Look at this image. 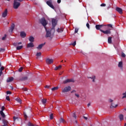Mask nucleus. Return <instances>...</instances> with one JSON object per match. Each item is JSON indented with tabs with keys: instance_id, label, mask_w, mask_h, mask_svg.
<instances>
[{
	"instance_id": "f257e3e1",
	"label": "nucleus",
	"mask_w": 126,
	"mask_h": 126,
	"mask_svg": "<svg viewBox=\"0 0 126 126\" xmlns=\"http://www.w3.org/2000/svg\"><path fill=\"white\" fill-rule=\"evenodd\" d=\"M39 22L40 23H41V24H42V26L44 27L45 29L47 28L46 26H47V21L46 20V19H45V18H42L40 19V20H39Z\"/></svg>"
},
{
	"instance_id": "f03ea898",
	"label": "nucleus",
	"mask_w": 126,
	"mask_h": 126,
	"mask_svg": "<svg viewBox=\"0 0 126 126\" xmlns=\"http://www.w3.org/2000/svg\"><path fill=\"white\" fill-rule=\"evenodd\" d=\"M19 6H20V2H18V1H17L16 0H14L13 5V8H14V9H17Z\"/></svg>"
},
{
	"instance_id": "7ed1b4c3",
	"label": "nucleus",
	"mask_w": 126,
	"mask_h": 126,
	"mask_svg": "<svg viewBox=\"0 0 126 126\" xmlns=\"http://www.w3.org/2000/svg\"><path fill=\"white\" fill-rule=\"evenodd\" d=\"M70 90H71V87L68 86L64 88V89L62 90V93H66L67 92H69Z\"/></svg>"
},
{
	"instance_id": "20e7f679",
	"label": "nucleus",
	"mask_w": 126,
	"mask_h": 126,
	"mask_svg": "<svg viewBox=\"0 0 126 126\" xmlns=\"http://www.w3.org/2000/svg\"><path fill=\"white\" fill-rule=\"evenodd\" d=\"M52 28L51 29V30H53V33H55V27H56V25H57V22H56V19H52Z\"/></svg>"
},
{
	"instance_id": "39448f33",
	"label": "nucleus",
	"mask_w": 126,
	"mask_h": 126,
	"mask_svg": "<svg viewBox=\"0 0 126 126\" xmlns=\"http://www.w3.org/2000/svg\"><path fill=\"white\" fill-rule=\"evenodd\" d=\"M46 32V33L45 35V37L46 38H49V37H51V35H52V31H54V30H51L47 31V28H46L45 29Z\"/></svg>"
},
{
	"instance_id": "423d86ee",
	"label": "nucleus",
	"mask_w": 126,
	"mask_h": 126,
	"mask_svg": "<svg viewBox=\"0 0 126 126\" xmlns=\"http://www.w3.org/2000/svg\"><path fill=\"white\" fill-rule=\"evenodd\" d=\"M46 4H47L48 6L52 8V9H55V7L54 6V5H53L52 0H49V1H47Z\"/></svg>"
},
{
	"instance_id": "0eeeda50",
	"label": "nucleus",
	"mask_w": 126,
	"mask_h": 126,
	"mask_svg": "<svg viewBox=\"0 0 126 126\" xmlns=\"http://www.w3.org/2000/svg\"><path fill=\"white\" fill-rule=\"evenodd\" d=\"M75 81L73 79H67L64 81H63V84H66V83H69L70 82H75Z\"/></svg>"
},
{
	"instance_id": "6e6552de",
	"label": "nucleus",
	"mask_w": 126,
	"mask_h": 126,
	"mask_svg": "<svg viewBox=\"0 0 126 126\" xmlns=\"http://www.w3.org/2000/svg\"><path fill=\"white\" fill-rule=\"evenodd\" d=\"M100 31L103 33V34H106V35H108V34H111V30H107L106 31H103V30H100Z\"/></svg>"
},
{
	"instance_id": "1a4fd4ad",
	"label": "nucleus",
	"mask_w": 126,
	"mask_h": 126,
	"mask_svg": "<svg viewBox=\"0 0 126 126\" xmlns=\"http://www.w3.org/2000/svg\"><path fill=\"white\" fill-rule=\"evenodd\" d=\"M104 26H106V25H95V28H96V30H101V28H102V27H104Z\"/></svg>"
},
{
	"instance_id": "9d476101",
	"label": "nucleus",
	"mask_w": 126,
	"mask_h": 126,
	"mask_svg": "<svg viewBox=\"0 0 126 126\" xmlns=\"http://www.w3.org/2000/svg\"><path fill=\"white\" fill-rule=\"evenodd\" d=\"M115 10H116L117 12H119L120 14H123V9L119 7H117L115 9Z\"/></svg>"
},
{
	"instance_id": "9b49d317",
	"label": "nucleus",
	"mask_w": 126,
	"mask_h": 126,
	"mask_svg": "<svg viewBox=\"0 0 126 126\" xmlns=\"http://www.w3.org/2000/svg\"><path fill=\"white\" fill-rule=\"evenodd\" d=\"M7 16V9H5L4 11L2 14V17L3 18H5V17H6Z\"/></svg>"
},
{
	"instance_id": "f8f14e48",
	"label": "nucleus",
	"mask_w": 126,
	"mask_h": 126,
	"mask_svg": "<svg viewBox=\"0 0 126 126\" xmlns=\"http://www.w3.org/2000/svg\"><path fill=\"white\" fill-rule=\"evenodd\" d=\"M46 62L47 64H51V63H54V60H53V59H46Z\"/></svg>"
},
{
	"instance_id": "ddd939ff",
	"label": "nucleus",
	"mask_w": 126,
	"mask_h": 126,
	"mask_svg": "<svg viewBox=\"0 0 126 126\" xmlns=\"http://www.w3.org/2000/svg\"><path fill=\"white\" fill-rule=\"evenodd\" d=\"M15 27V25H14V24H12V25H11V27H10V29L9 30V32H12L13 30H14Z\"/></svg>"
},
{
	"instance_id": "4468645a",
	"label": "nucleus",
	"mask_w": 126,
	"mask_h": 126,
	"mask_svg": "<svg viewBox=\"0 0 126 126\" xmlns=\"http://www.w3.org/2000/svg\"><path fill=\"white\" fill-rule=\"evenodd\" d=\"M46 43H42L38 46V47H36V49L37 50H41L42 48H43V46H45Z\"/></svg>"
},
{
	"instance_id": "2eb2a0df",
	"label": "nucleus",
	"mask_w": 126,
	"mask_h": 126,
	"mask_svg": "<svg viewBox=\"0 0 126 126\" xmlns=\"http://www.w3.org/2000/svg\"><path fill=\"white\" fill-rule=\"evenodd\" d=\"M59 124H65V123H66V121H65V120H64V119L63 118H61L59 120Z\"/></svg>"
},
{
	"instance_id": "dca6fc26",
	"label": "nucleus",
	"mask_w": 126,
	"mask_h": 126,
	"mask_svg": "<svg viewBox=\"0 0 126 126\" xmlns=\"http://www.w3.org/2000/svg\"><path fill=\"white\" fill-rule=\"evenodd\" d=\"M20 36L22 38H25L26 37V33L24 32H20Z\"/></svg>"
},
{
	"instance_id": "f3484780",
	"label": "nucleus",
	"mask_w": 126,
	"mask_h": 126,
	"mask_svg": "<svg viewBox=\"0 0 126 126\" xmlns=\"http://www.w3.org/2000/svg\"><path fill=\"white\" fill-rule=\"evenodd\" d=\"M34 47V43L32 42H30L27 44V48H33Z\"/></svg>"
},
{
	"instance_id": "a211bd4d",
	"label": "nucleus",
	"mask_w": 126,
	"mask_h": 126,
	"mask_svg": "<svg viewBox=\"0 0 126 126\" xmlns=\"http://www.w3.org/2000/svg\"><path fill=\"white\" fill-rule=\"evenodd\" d=\"M13 77H11L10 78H8L6 80V82H7V83H9V82H12V81H13Z\"/></svg>"
},
{
	"instance_id": "6ab92c4d",
	"label": "nucleus",
	"mask_w": 126,
	"mask_h": 126,
	"mask_svg": "<svg viewBox=\"0 0 126 126\" xmlns=\"http://www.w3.org/2000/svg\"><path fill=\"white\" fill-rule=\"evenodd\" d=\"M2 122L3 124H4V126H8V121L6 120L5 119H3Z\"/></svg>"
},
{
	"instance_id": "aec40b11",
	"label": "nucleus",
	"mask_w": 126,
	"mask_h": 126,
	"mask_svg": "<svg viewBox=\"0 0 126 126\" xmlns=\"http://www.w3.org/2000/svg\"><path fill=\"white\" fill-rule=\"evenodd\" d=\"M22 44V42H14V43H13V46H14V47H18V45H21Z\"/></svg>"
},
{
	"instance_id": "412c9836",
	"label": "nucleus",
	"mask_w": 126,
	"mask_h": 126,
	"mask_svg": "<svg viewBox=\"0 0 126 126\" xmlns=\"http://www.w3.org/2000/svg\"><path fill=\"white\" fill-rule=\"evenodd\" d=\"M29 41H30V42L33 43V42H34V37L31 36L29 38Z\"/></svg>"
},
{
	"instance_id": "4be33fe9",
	"label": "nucleus",
	"mask_w": 126,
	"mask_h": 126,
	"mask_svg": "<svg viewBox=\"0 0 126 126\" xmlns=\"http://www.w3.org/2000/svg\"><path fill=\"white\" fill-rule=\"evenodd\" d=\"M63 28H61V29L58 28L57 30V32H58V33H62V32H63Z\"/></svg>"
},
{
	"instance_id": "5701e85b",
	"label": "nucleus",
	"mask_w": 126,
	"mask_h": 126,
	"mask_svg": "<svg viewBox=\"0 0 126 126\" xmlns=\"http://www.w3.org/2000/svg\"><path fill=\"white\" fill-rule=\"evenodd\" d=\"M95 76H92V77H88V78H91V79H92L93 82H95Z\"/></svg>"
},
{
	"instance_id": "b1692460",
	"label": "nucleus",
	"mask_w": 126,
	"mask_h": 126,
	"mask_svg": "<svg viewBox=\"0 0 126 126\" xmlns=\"http://www.w3.org/2000/svg\"><path fill=\"white\" fill-rule=\"evenodd\" d=\"M119 118L120 120V121H124V115L123 114H120L119 116Z\"/></svg>"
},
{
	"instance_id": "393cba45",
	"label": "nucleus",
	"mask_w": 126,
	"mask_h": 126,
	"mask_svg": "<svg viewBox=\"0 0 126 126\" xmlns=\"http://www.w3.org/2000/svg\"><path fill=\"white\" fill-rule=\"evenodd\" d=\"M0 114L2 118H5V114L3 113V111H0Z\"/></svg>"
},
{
	"instance_id": "a878e982",
	"label": "nucleus",
	"mask_w": 126,
	"mask_h": 126,
	"mask_svg": "<svg viewBox=\"0 0 126 126\" xmlns=\"http://www.w3.org/2000/svg\"><path fill=\"white\" fill-rule=\"evenodd\" d=\"M108 44H112V37H109L108 38Z\"/></svg>"
},
{
	"instance_id": "bb28decb",
	"label": "nucleus",
	"mask_w": 126,
	"mask_h": 126,
	"mask_svg": "<svg viewBox=\"0 0 126 126\" xmlns=\"http://www.w3.org/2000/svg\"><path fill=\"white\" fill-rule=\"evenodd\" d=\"M22 48H23V46H22V45L18 46L16 47V50H17L18 51H19V50H21V49H22Z\"/></svg>"
},
{
	"instance_id": "cd10ccee",
	"label": "nucleus",
	"mask_w": 126,
	"mask_h": 126,
	"mask_svg": "<svg viewBox=\"0 0 126 126\" xmlns=\"http://www.w3.org/2000/svg\"><path fill=\"white\" fill-rule=\"evenodd\" d=\"M118 66H119V67H120L121 68H123V62H120L119 63Z\"/></svg>"
},
{
	"instance_id": "c85d7f7f",
	"label": "nucleus",
	"mask_w": 126,
	"mask_h": 126,
	"mask_svg": "<svg viewBox=\"0 0 126 126\" xmlns=\"http://www.w3.org/2000/svg\"><path fill=\"white\" fill-rule=\"evenodd\" d=\"M117 107H118V104L114 105V103H112L110 108H117Z\"/></svg>"
},
{
	"instance_id": "c756f323",
	"label": "nucleus",
	"mask_w": 126,
	"mask_h": 126,
	"mask_svg": "<svg viewBox=\"0 0 126 126\" xmlns=\"http://www.w3.org/2000/svg\"><path fill=\"white\" fill-rule=\"evenodd\" d=\"M62 68V65H59L58 66H56L55 68V70H58V69H61Z\"/></svg>"
},
{
	"instance_id": "7c9ffc66",
	"label": "nucleus",
	"mask_w": 126,
	"mask_h": 126,
	"mask_svg": "<svg viewBox=\"0 0 126 126\" xmlns=\"http://www.w3.org/2000/svg\"><path fill=\"white\" fill-rule=\"evenodd\" d=\"M58 89H59V87H54L53 88H52L51 90L52 91H55V90H58Z\"/></svg>"
},
{
	"instance_id": "2f4dec72",
	"label": "nucleus",
	"mask_w": 126,
	"mask_h": 126,
	"mask_svg": "<svg viewBox=\"0 0 126 126\" xmlns=\"http://www.w3.org/2000/svg\"><path fill=\"white\" fill-rule=\"evenodd\" d=\"M42 53L41 52H37L36 54V57H41Z\"/></svg>"
},
{
	"instance_id": "473e14b6",
	"label": "nucleus",
	"mask_w": 126,
	"mask_h": 126,
	"mask_svg": "<svg viewBox=\"0 0 126 126\" xmlns=\"http://www.w3.org/2000/svg\"><path fill=\"white\" fill-rule=\"evenodd\" d=\"M42 102L43 103V104H46V103H47V99H42Z\"/></svg>"
},
{
	"instance_id": "72a5a7b5",
	"label": "nucleus",
	"mask_w": 126,
	"mask_h": 126,
	"mask_svg": "<svg viewBox=\"0 0 126 126\" xmlns=\"http://www.w3.org/2000/svg\"><path fill=\"white\" fill-rule=\"evenodd\" d=\"M7 36V35L6 34H4V36L2 37V41H4V40H5V39H6Z\"/></svg>"
},
{
	"instance_id": "f704fd0d",
	"label": "nucleus",
	"mask_w": 126,
	"mask_h": 126,
	"mask_svg": "<svg viewBox=\"0 0 126 126\" xmlns=\"http://www.w3.org/2000/svg\"><path fill=\"white\" fill-rule=\"evenodd\" d=\"M123 96L122 97V99H125V98H126V93H124L123 94Z\"/></svg>"
},
{
	"instance_id": "c9c22d12",
	"label": "nucleus",
	"mask_w": 126,
	"mask_h": 126,
	"mask_svg": "<svg viewBox=\"0 0 126 126\" xmlns=\"http://www.w3.org/2000/svg\"><path fill=\"white\" fill-rule=\"evenodd\" d=\"M16 100H17V101L18 102V103H21V100L19 98H16Z\"/></svg>"
},
{
	"instance_id": "e433bc0d",
	"label": "nucleus",
	"mask_w": 126,
	"mask_h": 126,
	"mask_svg": "<svg viewBox=\"0 0 126 126\" xmlns=\"http://www.w3.org/2000/svg\"><path fill=\"white\" fill-rule=\"evenodd\" d=\"M50 120H53L54 119V114H51L50 116Z\"/></svg>"
},
{
	"instance_id": "4c0bfd02",
	"label": "nucleus",
	"mask_w": 126,
	"mask_h": 126,
	"mask_svg": "<svg viewBox=\"0 0 126 126\" xmlns=\"http://www.w3.org/2000/svg\"><path fill=\"white\" fill-rule=\"evenodd\" d=\"M28 126H34V125L33 124L31 123V122H29L28 124Z\"/></svg>"
},
{
	"instance_id": "58836bf2",
	"label": "nucleus",
	"mask_w": 126,
	"mask_h": 126,
	"mask_svg": "<svg viewBox=\"0 0 126 126\" xmlns=\"http://www.w3.org/2000/svg\"><path fill=\"white\" fill-rule=\"evenodd\" d=\"M22 70H23V67H21L19 68L18 71H19V72H21V71H22Z\"/></svg>"
},
{
	"instance_id": "ea45409f",
	"label": "nucleus",
	"mask_w": 126,
	"mask_h": 126,
	"mask_svg": "<svg viewBox=\"0 0 126 126\" xmlns=\"http://www.w3.org/2000/svg\"><path fill=\"white\" fill-rule=\"evenodd\" d=\"M5 51V49L4 48H0V52H4Z\"/></svg>"
},
{
	"instance_id": "a19ab883",
	"label": "nucleus",
	"mask_w": 126,
	"mask_h": 126,
	"mask_svg": "<svg viewBox=\"0 0 126 126\" xmlns=\"http://www.w3.org/2000/svg\"><path fill=\"white\" fill-rule=\"evenodd\" d=\"M121 56L122 58H126V54H125L123 52L122 53Z\"/></svg>"
},
{
	"instance_id": "79ce46f5",
	"label": "nucleus",
	"mask_w": 126,
	"mask_h": 126,
	"mask_svg": "<svg viewBox=\"0 0 126 126\" xmlns=\"http://www.w3.org/2000/svg\"><path fill=\"white\" fill-rule=\"evenodd\" d=\"M71 45H72V46H75V45H76V41H74L73 43H71Z\"/></svg>"
},
{
	"instance_id": "37998d69",
	"label": "nucleus",
	"mask_w": 126,
	"mask_h": 126,
	"mask_svg": "<svg viewBox=\"0 0 126 126\" xmlns=\"http://www.w3.org/2000/svg\"><path fill=\"white\" fill-rule=\"evenodd\" d=\"M72 117H73V118L76 119V114H75V113H73Z\"/></svg>"
},
{
	"instance_id": "c03bdc74",
	"label": "nucleus",
	"mask_w": 126,
	"mask_h": 126,
	"mask_svg": "<svg viewBox=\"0 0 126 126\" xmlns=\"http://www.w3.org/2000/svg\"><path fill=\"white\" fill-rule=\"evenodd\" d=\"M4 70V67L2 66L0 67V71H2V70Z\"/></svg>"
},
{
	"instance_id": "a18cd8bd",
	"label": "nucleus",
	"mask_w": 126,
	"mask_h": 126,
	"mask_svg": "<svg viewBox=\"0 0 126 126\" xmlns=\"http://www.w3.org/2000/svg\"><path fill=\"white\" fill-rule=\"evenodd\" d=\"M86 26L87 27V28H88V29H90V25H89V23H87L86 24Z\"/></svg>"
},
{
	"instance_id": "49530a36",
	"label": "nucleus",
	"mask_w": 126,
	"mask_h": 126,
	"mask_svg": "<svg viewBox=\"0 0 126 126\" xmlns=\"http://www.w3.org/2000/svg\"><path fill=\"white\" fill-rule=\"evenodd\" d=\"M6 100H7V101H10V98H9V96H8L6 97Z\"/></svg>"
},
{
	"instance_id": "de8ad7c7",
	"label": "nucleus",
	"mask_w": 126,
	"mask_h": 126,
	"mask_svg": "<svg viewBox=\"0 0 126 126\" xmlns=\"http://www.w3.org/2000/svg\"><path fill=\"white\" fill-rule=\"evenodd\" d=\"M4 109H5V108L4 107V106H2L1 107V111H2V112H3V111H4Z\"/></svg>"
},
{
	"instance_id": "09e8293b",
	"label": "nucleus",
	"mask_w": 126,
	"mask_h": 126,
	"mask_svg": "<svg viewBox=\"0 0 126 126\" xmlns=\"http://www.w3.org/2000/svg\"><path fill=\"white\" fill-rule=\"evenodd\" d=\"M19 80H20V81H24V79L23 77H22V78H20Z\"/></svg>"
},
{
	"instance_id": "8fccbe9b",
	"label": "nucleus",
	"mask_w": 126,
	"mask_h": 126,
	"mask_svg": "<svg viewBox=\"0 0 126 126\" xmlns=\"http://www.w3.org/2000/svg\"><path fill=\"white\" fill-rule=\"evenodd\" d=\"M78 32V29L75 28V33H77Z\"/></svg>"
},
{
	"instance_id": "3c124183",
	"label": "nucleus",
	"mask_w": 126,
	"mask_h": 126,
	"mask_svg": "<svg viewBox=\"0 0 126 126\" xmlns=\"http://www.w3.org/2000/svg\"><path fill=\"white\" fill-rule=\"evenodd\" d=\"M24 117H25V120H27V118H28V117L26 114H24Z\"/></svg>"
},
{
	"instance_id": "603ef678",
	"label": "nucleus",
	"mask_w": 126,
	"mask_h": 126,
	"mask_svg": "<svg viewBox=\"0 0 126 126\" xmlns=\"http://www.w3.org/2000/svg\"><path fill=\"white\" fill-rule=\"evenodd\" d=\"M17 119H18V118L16 117H13L14 122H15V120H17Z\"/></svg>"
},
{
	"instance_id": "864d4df0",
	"label": "nucleus",
	"mask_w": 126,
	"mask_h": 126,
	"mask_svg": "<svg viewBox=\"0 0 126 126\" xmlns=\"http://www.w3.org/2000/svg\"><path fill=\"white\" fill-rule=\"evenodd\" d=\"M24 78V80H27V79H28V77H23Z\"/></svg>"
},
{
	"instance_id": "5fc2aeb1",
	"label": "nucleus",
	"mask_w": 126,
	"mask_h": 126,
	"mask_svg": "<svg viewBox=\"0 0 126 126\" xmlns=\"http://www.w3.org/2000/svg\"><path fill=\"white\" fill-rule=\"evenodd\" d=\"M75 96H76V97H77V98H79L80 96L79 94H75Z\"/></svg>"
},
{
	"instance_id": "6e6d98bb",
	"label": "nucleus",
	"mask_w": 126,
	"mask_h": 126,
	"mask_svg": "<svg viewBox=\"0 0 126 126\" xmlns=\"http://www.w3.org/2000/svg\"><path fill=\"white\" fill-rule=\"evenodd\" d=\"M6 93H7V94H11V92L10 91H7Z\"/></svg>"
},
{
	"instance_id": "4d7b16f0",
	"label": "nucleus",
	"mask_w": 126,
	"mask_h": 126,
	"mask_svg": "<svg viewBox=\"0 0 126 126\" xmlns=\"http://www.w3.org/2000/svg\"><path fill=\"white\" fill-rule=\"evenodd\" d=\"M100 6H106V4H105V3H102V4L100 5Z\"/></svg>"
},
{
	"instance_id": "13d9d810",
	"label": "nucleus",
	"mask_w": 126,
	"mask_h": 126,
	"mask_svg": "<svg viewBox=\"0 0 126 126\" xmlns=\"http://www.w3.org/2000/svg\"><path fill=\"white\" fill-rule=\"evenodd\" d=\"M108 26H109V27H110V28H113V26L111 24H108Z\"/></svg>"
},
{
	"instance_id": "bf43d9fd",
	"label": "nucleus",
	"mask_w": 126,
	"mask_h": 126,
	"mask_svg": "<svg viewBox=\"0 0 126 126\" xmlns=\"http://www.w3.org/2000/svg\"><path fill=\"white\" fill-rule=\"evenodd\" d=\"M61 2H62V0H57L58 3H61Z\"/></svg>"
},
{
	"instance_id": "052dcab7",
	"label": "nucleus",
	"mask_w": 126,
	"mask_h": 126,
	"mask_svg": "<svg viewBox=\"0 0 126 126\" xmlns=\"http://www.w3.org/2000/svg\"><path fill=\"white\" fill-rule=\"evenodd\" d=\"M75 92H76V91L75 90H73L71 92V93H75Z\"/></svg>"
},
{
	"instance_id": "680f3d73",
	"label": "nucleus",
	"mask_w": 126,
	"mask_h": 126,
	"mask_svg": "<svg viewBox=\"0 0 126 126\" xmlns=\"http://www.w3.org/2000/svg\"><path fill=\"white\" fill-rule=\"evenodd\" d=\"M45 88H50V86L46 85L45 86Z\"/></svg>"
},
{
	"instance_id": "e2e57ef3",
	"label": "nucleus",
	"mask_w": 126,
	"mask_h": 126,
	"mask_svg": "<svg viewBox=\"0 0 126 126\" xmlns=\"http://www.w3.org/2000/svg\"><path fill=\"white\" fill-rule=\"evenodd\" d=\"M109 101L110 103H112V102H113V100H112V99H109Z\"/></svg>"
},
{
	"instance_id": "0e129e2a",
	"label": "nucleus",
	"mask_w": 126,
	"mask_h": 126,
	"mask_svg": "<svg viewBox=\"0 0 126 126\" xmlns=\"http://www.w3.org/2000/svg\"><path fill=\"white\" fill-rule=\"evenodd\" d=\"M24 90V91H27V88H25L23 89Z\"/></svg>"
},
{
	"instance_id": "69168bd1",
	"label": "nucleus",
	"mask_w": 126,
	"mask_h": 126,
	"mask_svg": "<svg viewBox=\"0 0 126 126\" xmlns=\"http://www.w3.org/2000/svg\"><path fill=\"white\" fill-rule=\"evenodd\" d=\"M83 118H84V119H85V120H88V118L87 117H85V116H84Z\"/></svg>"
},
{
	"instance_id": "338daca9",
	"label": "nucleus",
	"mask_w": 126,
	"mask_h": 126,
	"mask_svg": "<svg viewBox=\"0 0 126 126\" xmlns=\"http://www.w3.org/2000/svg\"><path fill=\"white\" fill-rule=\"evenodd\" d=\"M1 74H2V71H0V76H1Z\"/></svg>"
},
{
	"instance_id": "774afa93",
	"label": "nucleus",
	"mask_w": 126,
	"mask_h": 126,
	"mask_svg": "<svg viewBox=\"0 0 126 126\" xmlns=\"http://www.w3.org/2000/svg\"><path fill=\"white\" fill-rule=\"evenodd\" d=\"M17 1H20V2H21V1H23V0H16Z\"/></svg>"
}]
</instances>
